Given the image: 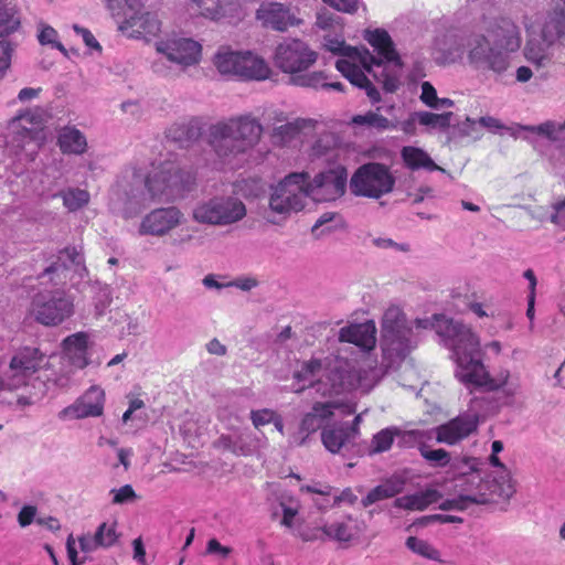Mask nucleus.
<instances>
[{
	"instance_id": "a19ab883",
	"label": "nucleus",
	"mask_w": 565,
	"mask_h": 565,
	"mask_svg": "<svg viewBox=\"0 0 565 565\" xmlns=\"http://www.w3.org/2000/svg\"><path fill=\"white\" fill-rule=\"evenodd\" d=\"M452 113L447 111L443 114H434L429 111L416 113V118L422 126L438 127L440 129H447L450 126Z\"/></svg>"
},
{
	"instance_id": "0eeeda50",
	"label": "nucleus",
	"mask_w": 565,
	"mask_h": 565,
	"mask_svg": "<svg viewBox=\"0 0 565 565\" xmlns=\"http://www.w3.org/2000/svg\"><path fill=\"white\" fill-rule=\"evenodd\" d=\"M141 182L152 199L169 202L192 191L196 177L192 170H184L175 161L166 160L157 166L152 164L151 171Z\"/></svg>"
},
{
	"instance_id": "4468645a",
	"label": "nucleus",
	"mask_w": 565,
	"mask_h": 565,
	"mask_svg": "<svg viewBox=\"0 0 565 565\" xmlns=\"http://www.w3.org/2000/svg\"><path fill=\"white\" fill-rule=\"evenodd\" d=\"M327 47L330 52L344 56L337 61V70L348 78L352 85L364 89L373 104L379 103L381 100L380 92L358 64L359 49L348 46L344 42L337 40H330Z\"/></svg>"
},
{
	"instance_id": "ea45409f",
	"label": "nucleus",
	"mask_w": 565,
	"mask_h": 565,
	"mask_svg": "<svg viewBox=\"0 0 565 565\" xmlns=\"http://www.w3.org/2000/svg\"><path fill=\"white\" fill-rule=\"evenodd\" d=\"M399 492V489L393 483H383L376 486L361 500L363 508H367L379 501L386 500L395 497Z\"/></svg>"
},
{
	"instance_id": "680f3d73",
	"label": "nucleus",
	"mask_w": 565,
	"mask_h": 565,
	"mask_svg": "<svg viewBox=\"0 0 565 565\" xmlns=\"http://www.w3.org/2000/svg\"><path fill=\"white\" fill-rule=\"evenodd\" d=\"M206 553L220 554L223 558H226L232 553V548L228 546H223L216 539H211L206 545Z\"/></svg>"
},
{
	"instance_id": "6e6d98bb",
	"label": "nucleus",
	"mask_w": 565,
	"mask_h": 565,
	"mask_svg": "<svg viewBox=\"0 0 565 565\" xmlns=\"http://www.w3.org/2000/svg\"><path fill=\"white\" fill-rule=\"evenodd\" d=\"M12 52L13 47L10 42L0 41V78L10 66Z\"/></svg>"
},
{
	"instance_id": "4c0bfd02",
	"label": "nucleus",
	"mask_w": 565,
	"mask_h": 565,
	"mask_svg": "<svg viewBox=\"0 0 565 565\" xmlns=\"http://www.w3.org/2000/svg\"><path fill=\"white\" fill-rule=\"evenodd\" d=\"M234 190L236 194L245 199H256L264 194L265 183L262 178L258 177L246 178L236 181Z\"/></svg>"
},
{
	"instance_id": "4d7b16f0",
	"label": "nucleus",
	"mask_w": 565,
	"mask_h": 565,
	"mask_svg": "<svg viewBox=\"0 0 565 565\" xmlns=\"http://www.w3.org/2000/svg\"><path fill=\"white\" fill-rule=\"evenodd\" d=\"M470 504L471 503L468 500V498L465 494H460L456 499H448V500L444 501L439 505V509L444 510V511H448V510H459V511H462V510H466Z\"/></svg>"
},
{
	"instance_id": "72a5a7b5",
	"label": "nucleus",
	"mask_w": 565,
	"mask_h": 565,
	"mask_svg": "<svg viewBox=\"0 0 565 565\" xmlns=\"http://www.w3.org/2000/svg\"><path fill=\"white\" fill-rule=\"evenodd\" d=\"M439 498L440 494L437 490L427 489L418 493L397 498L394 501V507L409 511H424L430 504L436 503Z\"/></svg>"
},
{
	"instance_id": "49530a36",
	"label": "nucleus",
	"mask_w": 565,
	"mask_h": 565,
	"mask_svg": "<svg viewBox=\"0 0 565 565\" xmlns=\"http://www.w3.org/2000/svg\"><path fill=\"white\" fill-rule=\"evenodd\" d=\"M352 122L355 125H366L379 129L390 128V120L374 111H369L365 115H356L352 118Z\"/></svg>"
},
{
	"instance_id": "2f4dec72",
	"label": "nucleus",
	"mask_w": 565,
	"mask_h": 565,
	"mask_svg": "<svg viewBox=\"0 0 565 565\" xmlns=\"http://www.w3.org/2000/svg\"><path fill=\"white\" fill-rule=\"evenodd\" d=\"M57 146L64 154H83L87 150V140L76 127L65 126L58 130Z\"/></svg>"
},
{
	"instance_id": "5701e85b",
	"label": "nucleus",
	"mask_w": 565,
	"mask_h": 565,
	"mask_svg": "<svg viewBox=\"0 0 565 565\" xmlns=\"http://www.w3.org/2000/svg\"><path fill=\"white\" fill-rule=\"evenodd\" d=\"M477 428V416L469 414L459 415L437 427L436 440L447 445H455L469 437Z\"/></svg>"
},
{
	"instance_id": "cd10ccee",
	"label": "nucleus",
	"mask_w": 565,
	"mask_h": 565,
	"mask_svg": "<svg viewBox=\"0 0 565 565\" xmlns=\"http://www.w3.org/2000/svg\"><path fill=\"white\" fill-rule=\"evenodd\" d=\"M376 329L372 321L344 327L339 332V340L355 344L364 350H372L375 347Z\"/></svg>"
},
{
	"instance_id": "4be33fe9",
	"label": "nucleus",
	"mask_w": 565,
	"mask_h": 565,
	"mask_svg": "<svg viewBox=\"0 0 565 565\" xmlns=\"http://www.w3.org/2000/svg\"><path fill=\"white\" fill-rule=\"evenodd\" d=\"M339 406L335 402H316L311 411L305 414L300 422L299 436H295L296 445L302 446L311 434L322 428L324 422L333 416L334 409Z\"/></svg>"
},
{
	"instance_id": "09e8293b",
	"label": "nucleus",
	"mask_w": 565,
	"mask_h": 565,
	"mask_svg": "<svg viewBox=\"0 0 565 565\" xmlns=\"http://www.w3.org/2000/svg\"><path fill=\"white\" fill-rule=\"evenodd\" d=\"M299 134V127L296 124L288 122L275 128L273 138L276 142L286 143Z\"/></svg>"
},
{
	"instance_id": "a211bd4d",
	"label": "nucleus",
	"mask_w": 565,
	"mask_h": 565,
	"mask_svg": "<svg viewBox=\"0 0 565 565\" xmlns=\"http://www.w3.org/2000/svg\"><path fill=\"white\" fill-rule=\"evenodd\" d=\"M469 61L477 66H487L495 73L504 72L509 66V55L491 46L487 36L476 35L469 42Z\"/></svg>"
},
{
	"instance_id": "c9c22d12",
	"label": "nucleus",
	"mask_w": 565,
	"mask_h": 565,
	"mask_svg": "<svg viewBox=\"0 0 565 565\" xmlns=\"http://www.w3.org/2000/svg\"><path fill=\"white\" fill-rule=\"evenodd\" d=\"M321 441L330 452L338 454L350 441V433L344 426L323 428Z\"/></svg>"
},
{
	"instance_id": "338daca9",
	"label": "nucleus",
	"mask_w": 565,
	"mask_h": 565,
	"mask_svg": "<svg viewBox=\"0 0 565 565\" xmlns=\"http://www.w3.org/2000/svg\"><path fill=\"white\" fill-rule=\"evenodd\" d=\"M66 550L67 556L70 558L71 565H81L83 562L77 561V551L75 547V539L73 534H70L66 540Z\"/></svg>"
},
{
	"instance_id": "c756f323",
	"label": "nucleus",
	"mask_w": 565,
	"mask_h": 565,
	"mask_svg": "<svg viewBox=\"0 0 565 565\" xmlns=\"http://www.w3.org/2000/svg\"><path fill=\"white\" fill-rule=\"evenodd\" d=\"M201 135L202 125L198 118H192L186 122H175L166 131L167 138L178 143L181 148L189 147L192 142L196 141Z\"/></svg>"
},
{
	"instance_id": "8fccbe9b",
	"label": "nucleus",
	"mask_w": 565,
	"mask_h": 565,
	"mask_svg": "<svg viewBox=\"0 0 565 565\" xmlns=\"http://www.w3.org/2000/svg\"><path fill=\"white\" fill-rule=\"evenodd\" d=\"M326 4L333 8L334 10L348 13L355 14L359 11L361 0H322Z\"/></svg>"
},
{
	"instance_id": "3c124183",
	"label": "nucleus",
	"mask_w": 565,
	"mask_h": 565,
	"mask_svg": "<svg viewBox=\"0 0 565 565\" xmlns=\"http://www.w3.org/2000/svg\"><path fill=\"white\" fill-rule=\"evenodd\" d=\"M420 100L430 108L439 107V98L437 92L430 82L422 83Z\"/></svg>"
},
{
	"instance_id": "2eb2a0df",
	"label": "nucleus",
	"mask_w": 565,
	"mask_h": 565,
	"mask_svg": "<svg viewBox=\"0 0 565 565\" xmlns=\"http://www.w3.org/2000/svg\"><path fill=\"white\" fill-rule=\"evenodd\" d=\"M44 360L45 354L39 348L19 349L10 360L9 373L3 377L7 390L26 386L31 377L41 370Z\"/></svg>"
},
{
	"instance_id": "7c9ffc66",
	"label": "nucleus",
	"mask_w": 565,
	"mask_h": 565,
	"mask_svg": "<svg viewBox=\"0 0 565 565\" xmlns=\"http://www.w3.org/2000/svg\"><path fill=\"white\" fill-rule=\"evenodd\" d=\"M11 127L21 139L38 140L43 134L44 122L40 114L28 111L13 118Z\"/></svg>"
},
{
	"instance_id": "e2e57ef3",
	"label": "nucleus",
	"mask_w": 565,
	"mask_h": 565,
	"mask_svg": "<svg viewBox=\"0 0 565 565\" xmlns=\"http://www.w3.org/2000/svg\"><path fill=\"white\" fill-rule=\"evenodd\" d=\"M462 521H463L462 518L457 516V515H449V514H433V515L425 516L423 519L424 523L439 522L441 524H444V523H462Z\"/></svg>"
},
{
	"instance_id": "79ce46f5",
	"label": "nucleus",
	"mask_w": 565,
	"mask_h": 565,
	"mask_svg": "<svg viewBox=\"0 0 565 565\" xmlns=\"http://www.w3.org/2000/svg\"><path fill=\"white\" fill-rule=\"evenodd\" d=\"M322 531L326 534V540H334L338 542H350L353 539V533L347 522H335L329 525H323Z\"/></svg>"
},
{
	"instance_id": "a878e982",
	"label": "nucleus",
	"mask_w": 565,
	"mask_h": 565,
	"mask_svg": "<svg viewBox=\"0 0 565 565\" xmlns=\"http://www.w3.org/2000/svg\"><path fill=\"white\" fill-rule=\"evenodd\" d=\"M161 23L150 12L135 14L119 24V30L131 39H148L160 32Z\"/></svg>"
},
{
	"instance_id": "b1692460",
	"label": "nucleus",
	"mask_w": 565,
	"mask_h": 565,
	"mask_svg": "<svg viewBox=\"0 0 565 565\" xmlns=\"http://www.w3.org/2000/svg\"><path fill=\"white\" fill-rule=\"evenodd\" d=\"M256 18L265 28L284 32L288 28L299 24V20L281 3H263L256 11Z\"/></svg>"
},
{
	"instance_id": "412c9836",
	"label": "nucleus",
	"mask_w": 565,
	"mask_h": 565,
	"mask_svg": "<svg viewBox=\"0 0 565 565\" xmlns=\"http://www.w3.org/2000/svg\"><path fill=\"white\" fill-rule=\"evenodd\" d=\"M488 33L495 49L507 55L516 52L521 46L520 29L509 18L497 19L488 29Z\"/></svg>"
},
{
	"instance_id": "473e14b6",
	"label": "nucleus",
	"mask_w": 565,
	"mask_h": 565,
	"mask_svg": "<svg viewBox=\"0 0 565 565\" xmlns=\"http://www.w3.org/2000/svg\"><path fill=\"white\" fill-rule=\"evenodd\" d=\"M228 3L225 0H190L188 11L191 14L212 21H220L226 17Z\"/></svg>"
},
{
	"instance_id": "39448f33",
	"label": "nucleus",
	"mask_w": 565,
	"mask_h": 565,
	"mask_svg": "<svg viewBox=\"0 0 565 565\" xmlns=\"http://www.w3.org/2000/svg\"><path fill=\"white\" fill-rule=\"evenodd\" d=\"M318 60V53L299 39H288L279 43L274 53V64L290 76L295 86L315 88L324 83L323 71L307 72Z\"/></svg>"
},
{
	"instance_id": "423d86ee",
	"label": "nucleus",
	"mask_w": 565,
	"mask_h": 565,
	"mask_svg": "<svg viewBox=\"0 0 565 565\" xmlns=\"http://www.w3.org/2000/svg\"><path fill=\"white\" fill-rule=\"evenodd\" d=\"M263 126L250 115L220 121L209 129V142L220 158L243 153L260 140Z\"/></svg>"
},
{
	"instance_id": "58836bf2",
	"label": "nucleus",
	"mask_w": 565,
	"mask_h": 565,
	"mask_svg": "<svg viewBox=\"0 0 565 565\" xmlns=\"http://www.w3.org/2000/svg\"><path fill=\"white\" fill-rule=\"evenodd\" d=\"M18 11L11 6L0 7V38L8 36L20 28Z\"/></svg>"
},
{
	"instance_id": "5fc2aeb1",
	"label": "nucleus",
	"mask_w": 565,
	"mask_h": 565,
	"mask_svg": "<svg viewBox=\"0 0 565 565\" xmlns=\"http://www.w3.org/2000/svg\"><path fill=\"white\" fill-rule=\"evenodd\" d=\"M57 32L52 26H44L41 32L39 33V42L41 44H52L54 47L60 50L61 52H65V47L62 43L56 41Z\"/></svg>"
},
{
	"instance_id": "9b49d317",
	"label": "nucleus",
	"mask_w": 565,
	"mask_h": 565,
	"mask_svg": "<svg viewBox=\"0 0 565 565\" xmlns=\"http://www.w3.org/2000/svg\"><path fill=\"white\" fill-rule=\"evenodd\" d=\"M75 311L74 298L64 290L41 291L32 297L29 316L45 327H57Z\"/></svg>"
},
{
	"instance_id": "ddd939ff",
	"label": "nucleus",
	"mask_w": 565,
	"mask_h": 565,
	"mask_svg": "<svg viewBox=\"0 0 565 565\" xmlns=\"http://www.w3.org/2000/svg\"><path fill=\"white\" fill-rule=\"evenodd\" d=\"M245 204L233 196L213 198L199 204L193 210V218L198 223L210 225H231L246 216Z\"/></svg>"
},
{
	"instance_id": "052dcab7",
	"label": "nucleus",
	"mask_w": 565,
	"mask_h": 565,
	"mask_svg": "<svg viewBox=\"0 0 565 565\" xmlns=\"http://www.w3.org/2000/svg\"><path fill=\"white\" fill-rule=\"evenodd\" d=\"M74 30L76 31L77 34H79L82 36L84 43L88 47L98 50V51L102 50L100 44L98 43V41L95 39L94 34L88 29L81 28L78 25H74Z\"/></svg>"
},
{
	"instance_id": "6ab92c4d",
	"label": "nucleus",
	"mask_w": 565,
	"mask_h": 565,
	"mask_svg": "<svg viewBox=\"0 0 565 565\" xmlns=\"http://www.w3.org/2000/svg\"><path fill=\"white\" fill-rule=\"evenodd\" d=\"M182 218L183 213L175 206L156 209L141 221L139 234L163 236L180 225Z\"/></svg>"
},
{
	"instance_id": "13d9d810",
	"label": "nucleus",
	"mask_w": 565,
	"mask_h": 565,
	"mask_svg": "<svg viewBox=\"0 0 565 565\" xmlns=\"http://www.w3.org/2000/svg\"><path fill=\"white\" fill-rule=\"evenodd\" d=\"M299 537L303 542L324 541L326 534L322 531V526H317V527L306 529V530L300 531Z\"/></svg>"
},
{
	"instance_id": "dca6fc26",
	"label": "nucleus",
	"mask_w": 565,
	"mask_h": 565,
	"mask_svg": "<svg viewBox=\"0 0 565 565\" xmlns=\"http://www.w3.org/2000/svg\"><path fill=\"white\" fill-rule=\"evenodd\" d=\"M348 171L338 167L317 174L312 180L308 174L309 196L317 202H330L341 198L347 190Z\"/></svg>"
},
{
	"instance_id": "7ed1b4c3",
	"label": "nucleus",
	"mask_w": 565,
	"mask_h": 565,
	"mask_svg": "<svg viewBox=\"0 0 565 565\" xmlns=\"http://www.w3.org/2000/svg\"><path fill=\"white\" fill-rule=\"evenodd\" d=\"M481 461L475 457H462L452 462L456 488L465 494L472 504H488L494 497L509 499L514 493V487L509 476L500 480H486L481 471Z\"/></svg>"
},
{
	"instance_id": "a18cd8bd",
	"label": "nucleus",
	"mask_w": 565,
	"mask_h": 565,
	"mask_svg": "<svg viewBox=\"0 0 565 565\" xmlns=\"http://www.w3.org/2000/svg\"><path fill=\"white\" fill-rule=\"evenodd\" d=\"M89 201V193L81 189H71L63 194V203L70 211H76Z\"/></svg>"
},
{
	"instance_id": "aec40b11",
	"label": "nucleus",
	"mask_w": 565,
	"mask_h": 565,
	"mask_svg": "<svg viewBox=\"0 0 565 565\" xmlns=\"http://www.w3.org/2000/svg\"><path fill=\"white\" fill-rule=\"evenodd\" d=\"M105 391L97 385L90 386L74 404L65 407L58 414L60 418L99 417L104 413Z\"/></svg>"
},
{
	"instance_id": "1a4fd4ad",
	"label": "nucleus",
	"mask_w": 565,
	"mask_h": 565,
	"mask_svg": "<svg viewBox=\"0 0 565 565\" xmlns=\"http://www.w3.org/2000/svg\"><path fill=\"white\" fill-rule=\"evenodd\" d=\"M213 64L221 75L241 81H265L271 74L268 63L250 51L220 49Z\"/></svg>"
},
{
	"instance_id": "f3484780",
	"label": "nucleus",
	"mask_w": 565,
	"mask_h": 565,
	"mask_svg": "<svg viewBox=\"0 0 565 565\" xmlns=\"http://www.w3.org/2000/svg\"><path fill=\"white\" fill-rule=\"evenodd\" d=\"M157 52L168 61L182 67L198 64L201 60L202 46L199 42L186 38H170L156 43Z\"/></svg>"
},
{
	"instance_id": "f704fd0d",
	"label": "nucleus",
	"mask_w": 565,
	"mask_h": 565,
	"mask_svg": "<svg viewBox=\"0 0 565 565\" xmlns=\"http://www.w3.org/2000/svg\"><path fill=\"white\" fill-rule=\"evenodd\" d=\"M401 157L406 168L409 170L436 169V164L429 154L420 148L405 146L401 150Z\"/></svg>"
},
{
	"instance_id": "c03bdc74",
	"label": "nucleus",
	"mask_w": 565,
	"mask_h": 565,
	"mask_svg": "<svg viewBox=\"0 0 565 565\" xmlns=\"http://www.w3.org/2000/svg\"><path fill=\"white\" fill-rule=\"evenodd\" d=\"M406 546L412 552L428 559H438L439 557V552L433 547V545H430L427 541L417 539L416 536L407 537Z\"/></svg>"
},
{
	"instance_id": "bb28decb",
	"label": "nucleus",
	"mask_w": 565,
	"mask_h": 565,
	"mask_svg": "<svg viewBox=\"0 0 565 565\" xmlns=\"http://www.w3.org/2000/svg\"><path fill=\"white\" fill-rule=\"evenodd\" d=\"M118 537L116 523L103 522L94 535L87 533L78 537L79 548L84 553H90L100 547L108 548L115 545Z\"/></svg>"
},
{
	"instance_id": "69168bd1",
	"label": "nucleus",
	"mask_w": 565,
	"mask_h": 565,
	"mask_svg": "<svg viewBox=\"0 0 565 565\" xmlns=\"http://www.w3.org/2000/svg\"><path fill=\"white\" fill-rule=\"evenodd\" d=\"M218 444L220 446H222L224 449L226 450H230L231 452L235 454V455H245L246 452L243 450V448H238L236 446V441L233 440V438L228 435H222L220 438H218Z\"/></svg>"
},
{
	"instance_id": "f03ea898",
	"label": "nucleus",
	"mask_w": 565,
	"mask_h": 565,
	"mask_svg": "<svg viewBox=\"0 0 565 565\" xmlns=\"http://www.w3.org/2000/svg\"><path fill=\"white\" fill-rule=\"evenodd\" d=\"M364 40L373 47L377 56L367 49H359L358 63L363 72L372 74L382 83L383 89L395 93L399 87V76L404 63L395 44L385 29L365 30Z\"/></svg>"
},
{
	"instance_id": "e433bc0d",
	"label": "nucleus",
	"mask_w": 565,
	"mask_h": 565,
	"mask_svg": "<svg viewBox=\"0 0 565 565\" xmlns=\"http://www.w3.org/2000/svg\"><path fill=\"white\" fill-rule=\"evenodd\" d=\"M401 434L396 427H387L377 431L372 440L369 448V455L382 454L392 448L394 439Z\"/></svg>"
},
{
	"instance_id": "20e7f679",
	"label": "nucleus",
	"mask_w": 565,
	"mask_h": 565,
	"mask_svg": "<svg viewBox=\"0 0 565 565\" xmlns=\"http://www.w3.org/2000/svg\"><path fill=\"white\" fill-rule=\"evenodd\" d=\"M310 385L323 397H333L349 393L360 385L358 371L343 359H311L302 363L295 374L299 381H311Z\"/></svg>"
},
{
	"instance_id": "bf43d9fd",
	"label": "nucleus",
	"mask_w": 565,
	"mask_h": 565,
	"mask_svg": "<svg viewBox=\"0 0 565 565\" xmlns=\"http://www.w3.org/2000/svg\"><path fill=\"white\" fill-rule=\"evenodd\" d=\"M36 515V508L33 505H24L19 514H18V522L21 527H25L30 525Z\"/></svg>"
},
{
	"instance_id": "f8f14e48",
	"label": "nucleus",
	"mask_w": 565,
	"mask_h": 565,
	"mask_svg": "<svg viewBox=\"0 0 565 565\" xmlns=\"http://www.w3.org/2000/svg\"><path fill=\"white\" fill-rule=\"evenodd\" d=\"M308 173L292 172L286 175L273 188L269 198V209L282 218L291 213L301 211L309 196Z\"/></svg>"
},
{
	"instance_id": "393cba45",
	"label": "nucleus",
	"mask_w": 565,
	"mask_h": 565,
	"mask_svg": "<svg viewBox=\"0 0 565 565\" xmlns=\"http://www.w3.org/2000/svg\"><path fill=\"white\" fill-rule=\"evenodd\" d=\"M542 38L548 43H565V0H552L542 28Z\"/></svg>"
},
{
	"instance_id": "f257e3e1",
	"label": "nucleus",
	"mask_w": 565,
	"mask_h": 565,
	"mask_svg": "<svg viewBox=\"0 0 565 565\" xmlns=\"http://www.w3.org/2000/svg\"><path fill=\"white\" fill-rule=\"evenodd\" d=\"M445 337L452 341L456 358V377L468 388L497 392L504 387L510 379L509 371H502L492 377L481 359L479 338L467 326L446 320Z\"/></svg>"
},
{
	"instance_id": "774afa93",
	"label": "nucleus",
	"mask_w": 565,
	"mask_h": 565,
	"mask_svg": "<svg viewBox=\"0 0 565 565\" xmlns=\"http://www.w3.org/2000/svg\"><path fill=\"white\" fill-rule=\"evenodd\" d=\"M134 545V557L139 563L145 564L146 562V550L141 537H137L132 542Z\"/></svg>"
},
{
	"instance_id": "37998d69",
	"label": "nucleus",
	"mask_w": 565,
	"mask_h": 565,
	"mask_svg": "<svg viewBox=\"0 0 565 565\" xmlns=\"http://www.w3.org/2000/svg\"><path fill=\"white\" fill-rule=\"evenodd\" d=\"M525 129L544 135L552 141H559L565 137V121L563 124L546 121L536 127H525Z\"/></svg>"
},
{
	"instance_id": "c85d7f7f",
	"label": "nucleus",
	"mask_w": 565,
	"mask_h": 565,
	"mask_svg": "<svg viewBox=\"0 0 565 565\" xmlns=\"http://www.w3.org/2000/svg\"><path fill=\"white\" fill-rule=\"evenodd\" d=\"M62 349L74 366L84 369L88 365V334L86 332L79 331L66 337L62 341Z\"/></svg>"
},
{
	"instance_id": "603ef678",
	"label": "nucleus",
	"mask_w": 565,
	"mask_h": 565,
	"mask_svg": "<svg viewBox=\"0 0 565 565\" xmlns=\"http://www.w3.org/2000/svg\"><path fill=\"white\" fill-rule=\"evenodd\" d=\"M276 412L269 408H263L250 412V420L255 428H260L265 425L271 424Z\"/></svg>"
},
{
	"instance_id": "6e6552de",
	"label": "nucleus",
	"mask_w": 565,
	"mask_h": 565,
	"mask_svg": "<svg viewBox=\"0 0 565 565\" xmlns=\"http://www.w3.org/2000/svg\"><path fill=\"white\" fill-rule=\"evenodd\" d=\"M381 335L384 355L392 361L405 359L417 344L405 312L395 305L390 306L382 317Z\"/></svg>"
},
{
	"instance_id": "9d476101",
	"label": "nucleus",
	"mask_w": 565,
	"mask_h": 565,
	"mask_svg": "<svg viewBox=\"0 0 565 565\" xmlns=\"http://www.w3.org/2000/svg\"><path fill=\"white\" fill-rule=\"evenodd\" d=\"M395 185L396 177L391 167L375 161L361 164L349 181L352 195L372 200H380L392 193Z\"/></svg>"
},
{
	"instance_id": "0e129e2a",
	"label": "nucleus",
	"mask_w": 565,
	"mask_h": 565,
	"mask_svg": "<svg viewBox=\"0 0 565 565\" xmlns=\"http://www.w3.org/2000/svg\"><path fill=\"white\" fill-rule=\"evenodd\" d=\"M554 213L551 216V221L559 226L565 227V198L553 205Z\"/></svg>"
},
{
	"instance_id": "de8ad7c7",
	"label": "nucleus",
	"mask_w": 565,
	"mask_h": 565,
	"mask_svg": "<svg viewBox=\"0 0 565 565\" xmlns=\"http://www.w3.org/2000/svg\"><path fill=\"white\" fill-rule=\"evenodd\" d=\"M420 455L427 461L434 463L436 467H446L450 462V454L443 449H427L420 448Z\"/></svg>"
},
{
	"instance_id": "864d4df0",
	"label": "nucleus",
	"mask_w": 565,
	"mask_h": 565,
	"mask_svg": "<svg viewBox=\"0 0 565 565\" xmlns=\"http://www.w3.org/2000/svg\"><path fill=\"white\" fill-rule=\"evenodd\" d=\"M111 493L114 504H124L126 502L134 501L135 499H137V494L130 484H125L119 489H113Z\"/></svg>"
}]
</instances>
